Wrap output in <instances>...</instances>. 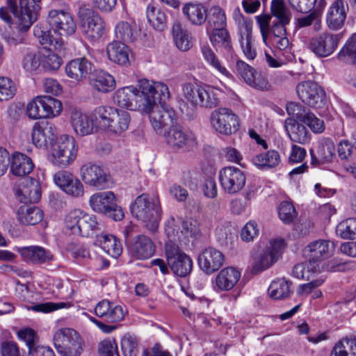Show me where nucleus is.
Wrapping results in <instances>:
<instances>
[{"instance_id": "1", "label": "nucleus", "mask_w": 356, "mask_h": 356, "mask_svg": "<svg viewBox=\"0 0 356 356\" xmlns=\"http://www.w3.org/2000/svg\"><path fill=\"white\" fill-rule=\"evenodd\" d=\"M141 88L144 95L140 111L148 114L153 129L163 136L177 120L173 108L165 104L170 97L168 87L161 82L143 81Z\"/></svg>"}, {"instance_id": "2", "label": "nucleus", "mask_w": 356, "mask_h": 356, "mask_svg": "<svg viewBox=\"0 0 356 356\" xmlns=\"http://www.w3.org/2000/svg\"><path fill=\"white\" fill-rule=\"evenodd\" d=\"M41 0H19L17 6L15 0H8V8H0V18L8 24H12L11 12L15 19L17 29L21 32L27 31L37 20L41 9Z\"/></svg>"}, {"instance_id": "3", "label": "nucleus", "mask_w": 356, "mask_h": 356, "mask_svg": "<svg viewBox=\"0 0 356 356\" xmlns=\"http://www.w3.org/2000/svg\"><path fill=\"white\" fill-rule=\"evenodd\" d=\"M131 215L145 223L151 232H155L161 219V207L157 196L147 193L138 195L130 206Z\"/></svg>"}, {"instance_id": "4", "label": "nucleus", "mask_w": 356, "mask_h": 356, "mask_svg": "<svg viewBox=\"0 0 356 356\" xmlns=\"http://www.w3.org/2000/svg\"><path fill=\"white\" fill-rule=\"evenodd\" d=\"M65 226L74 234L85 237L97 238L104 229V225L97 221L94 215L88 214L80 209L70 211L65 218Z\"/></svg>"}, {"instance_id": "5", "label": "nucleus", "mask_w": 356, "mask_h": 356, "mask_svg": "<svg viewBox=\"0 0 356 356\" xmlns=\"http://www.w3.org/2000/svg\"><path fill=\"white\" fill-rule=\"evenodd\" d=\"M79 26L82 35L90 42H98L105 33V22L92 8L86 6L78 11Z\"/></svg>"}, {"instance_id": "6", "label": "nucleus", "mask_w": 356, "mask_h": 356, "mask_svg": "<svg viewBox=\"0 0 356 356\" xmlns=\"http://www.w3.org/2000/svg\"><path fill=\"white\" fill-rule=\"evenodd\" d=\"M165 232L168 241L184 244L189 242V238L197 239L202 235L197 221L191 220L180 222L173 217L166 221Z\"/></svg>"}, {"instance_id": "7", "label": "nucleus", "mask_w": 356, "mask_h": 356, "mask_svg": "<svg viewBox=\"0 0 356 356\" xmlns=\"http://www.w3.org/2000/svg\"><path fill=\"white\" fill-rule=\"evenodd\" d=\"M164 253L169 268L175 275L185 277L191 273L193 260L181 250L177 243L166 241L164 245Z\"/></svg>"}, {"instance_id": "8", "label": "nucleus", "mask_w": 356, "mask_h": 356, "mask_svg": "<svg viewBox=\"0 0 356 356\" xmlns=\"http://www.w3.org/2000/svg\"><path fill=\"white\" fill-rule=\"evenodd\" d=\"M54 343L61 356H80L83 350L80 335L76 330L68 327L59 329L55 332Z\"/></svg>"}, {"instance_id": "9", "label": "nucleus", "mask_w": 356, "mask_h": 356, "mask_svg": "<svg viewBox=\"0 0 356 356\" xmlns=\"http://www.w3.org/2000/svg\"><path fill=\"white\" fill-rule=\"evenodd\" d=\"M115 195L112 191L99 192L93 194L89 200L91 209L99 213H103L115 220L124 218V211L121 207L115 203Z\"/></svg>"}, {"instance_id": "10", "label": "nucleus", "mask_w": 356, "mask_h": 356, "mask_svg": "<svg viewBox=\"0 0 356 356\" xmlns=\"http://www.w3.org/2000/svg\"><path fill=\"white\" fill-rule=\"evenodd\" d=\"M80 177L86 185L97 190L110 188L114 184L111 175L102 166L92 162L81 165Z\"/></svg>"}, {"instance_id": "11", "label": "nucleus", "mask_w": 356, "mask_h": 356, "mask_svg": "<svg viewBox=\"0 0 356 356\" xmlns=\"http://www.w3.org/2000/svg\"><path fill=\"white\" fill-rule=\"evenodd\" d=\"M285 247L286 243L282 238L271 241L266 249L253 256L252 272L257 274L272 266L281 257Z\"/></svg>"}, {"instance_id": "12", "label": "nucleus", "mask_w": 356, "mask_h": 356, "mask_svg": "<svg viewBox=\"0 0 356 356\" xmlns=\"http://www.w3.org/2000/svg\"><path fill=\"white\" fill-rule=\"evenodd\" d=\"M168 145L180 152L194 151L197 147L195 134L175 124L163 135Z\"/></svg>"}, {"instance_id": "13", "label": "nucleus", "mask_w": 356, "mask_h": 356, "mask_svg": "<svg viewBox=\"0 0 356 356\" xmlns=\"http://www.w3.org/2000/svg\"><path fill=\"white\" fill-rule=\"evenodd\" d=\"M74 140L72 137L63 135L52 144L51 161L59 168L69 165L76 157Z\"/></svg>"}, {"instance_id": "14", "label": "nucleus", "mask_w": 356, "mask_h": 356, "mask_svg": "<svg viewBox=\"0 0 356 356\" xmlns=\"http://www.w3.org/2000/svg\"><path fill=\"white\" fill-rule=\"evenodd\" d=\"M334 243L319 239L309 243L302 250L303 257L308 261L311 270H316L318 263L330 257L334 252Z\"/></svg>"}, {"instance_id": "15", "label": "nucleus", "mask_w": 356, "mask_h": 356, "mask_svg": "<svg viewBox=\"0 0 356 356\" xmlns=\"http://www.w3.org/2000/svg\"><path fill=\"white\" fill-rule=\"evenodd\" d=\"M47 20L53 31L60 36H72L76 31L74 17L63 10H51Z\"/></svg>"}, {"instance_id": "16", "label": "nucleus", "mask_w": 356, "mask_h": 356, "mask_svg": "<svg viewBox=\"0 0 356 356\" xmlns=\"http://www.w3.org/2000/svg\"><path fill=\"white\" fill-rule=\"evenodd\" d=\"M211 122L216 131L226 136L236 132L239 127L238 116L227 108H219L213 111L211 115Z\"/></svg>"}, {"instance_id": "17", "label": "nucleus", "mask_w": 356, "mask_h": 356, "mask_svg": "<svg viewBox=\"0 0 356 356\" xmlns=\"http://www.w3.org/2000/svg\"><path fill=\"white\" fill-rule=\"evenodd\" d=\"M219 181L222 190L229 195L236 194L245 186L246 177L243 171L234 166H226L219 172Z\"/></svg>"}, {"instance_id": "18", "label": "nucleus", "mask_w": 356, "mask_h": 356, "mask_svg": "<svg viewBox=\"0 0 356 356\" xmlns=\"http://www.w3.org/2000/svg\"><path fill=\"white\" fill-rule=\"evenodd\" d=\"M143 81H149L147 79H141L138 81L139 90L133 86H127L118 89L113 95V102L121 108L129 110H140V104L143 99L141 84Z\"/></svg>"}, {"instance_id": "19", "label": "nucleus", "mask_w": 356, "mask_h": 356, "mask_svg": "<svg viewBox=\"0 0 356 356\" xmlns=\"http://www.w3.org/2000/svg\"><path fill=\"white\" fill-rule=\"evenodd\" d=\"M298 97L303 103L314 108H321L325 104V93L316 82L303 81L296 86Z\"/></svg>"}, {"instance_id": "20", "label": "nucleus", "mask_w": 356, "mask_h": 356, "mask_svg": "<svg viewBox=\"0 0 356 356\" xmlns=\"http://www.w3.org/2000/svg\"><path fill=\"white\" fill-rule=\"evenodd\" d=\"M341 38L342 35L340 33L323 32L310 39L309 47L317 56L327 57L336 50Z\"/></svg>"}, {"instance_id": "21", "label": "nucleus", "mask_w": 356, "mask_h": 356, "mask_svg": "<svg viewBox=\"0 0 356 356\" xmlns=\"http://www.w3.org/2000/svg\"><path fill=\"white\" fill-rule=\"evenodd\" d=\"M255 18L265 44H267L268 42L273 40L274 38H280L286 35V26L288 24L273 22L272 26H270L271 16L268 14L260 15Z\"/></svg>"}, {"instance_id": "22", "label": "nucleus", "mask_w": 356, "mask_h": 356, "mask_svg": "<svg viewBox=\"0 0 356 356\" xmlns=\"http://www.w3.org/2000/svg\"><path fill=\"white\" fill-rule=\"evenodd\" d=\"M54 183L66 194L74 197L83 196L84 188L81 181L67 171H59L54 176Z\"/></svg>"}, {"instance_id": "23", "label": "nucleus", "mask_w": 356, "mask_h": 356, "mask_svg": "<svg viewBox=\"0 0 356 356\" xmlns=\"http://www.w3.org/2000/svg\"><path fill=\"white\" fill-rule=\"evenodd\" d=\"M197 260L200 269L210 275L220 268L225 261V257L220 250L209 247L199 254Z\"/></svg>"}, {"instance_id": "24", "label": "nucleus", "mask_w": 356, "mask_h": 356, "mask_svg": "<svg viewBox=\"0 0 356 356\" xmlns=\"http://www.w3.org/2000/svg\"><path fill=\"white\" fill-rule=\"evenodd\" d=\"M65 70L69 78L76 82H81L89 79L93 70V65L84 57L78 58L69 61Z\"/></svg>"}, {"instance_id": "25", "label": "nucleus", "mask_w": 356, "mask_h": 356, "mask_svg": "<svg viewBox=\"0 0 356 356\" xmlns=\"http://www.w3.org/2000/svg\"><path fill=\"white\" fill-rule=\"evenodd\" d=\"M348 4L343 0H335L330 6L326 14V24L332 31L341 29L345 23Z\"/></svg>"}, {"instance_id": "26", "label": "nucleus", "mask_w": 356, "mask_h": 356, "mask_svg": "<svg viewBox=\"0 0 356 356\" xmlns=\"http://www.w3.org/2000/svg\"><path fill=\"white\" fill-rule=\"evenodd\" d=\"M129 251L132 257L144 260L150 258L155 252L156 247L152 239L145 235H138L130 242Z\"/></svg>"}, {"instance_id": "27", "label": "nucleus", "mask_w": 356, "mask_h": 356, "mask_svg": "<svg viewBox=\"0 0 356 356\" xmlns=\"http://www.w3.org/2000/svg\"><path fill=\"white\" fill-rule=\"evenodd\" d=\"M70 123L74 132L80 136L92 134L96 130L93 118L81 110L74 109L72 111Z\"/></svg>"}, {"instance_id": "28", "label": "nucleus", "mask_w": 356, "mask_h": 356, "mask_svg": "<svg viewBox=\"0 0 356 356\" xmlns=\"http://www.w3.org/2000/svg\"><path fill=\"white\" fill-rule=\"evenodd\" d=\"M26 184L23 181L15 188L16 197L24 204L36 203L41 197L39 183L34 179H26Z\"/></svg>"}, {"instance_id": "29", "label": "nucleus", "mask_w": 356, "mask_h": 356, "mask_svg": "<svg viewBox=\"0 0 356 356\" xmlns=\"http://www.w3.org/2000/svg\"><path fill=\"white\" fill-rule=\"evenodd\" d=\"M182 95L186 102L183 100V104H180V109L183 113L190 117L194 114L193 108L197 106V102L200 96L202 86L197 83H184L181 86Z\"/></svg>"}, {"instance_id": "30", "label": "nucleus", "mask_w": 356, "mask_h": 356, "mask_svg": "<svg viewBox=\"0 0 356 356\" xmlns=\"http://www.w3.org/2000/svg\"><path fill=\"white\" fill-rule=\"evenodd\" d=\"M17 252L24 261L33 264H42L54 260L51 252L38 245L17 248Z\"/></svg>"}, {"instance_id": "31", "label": "nucleus", "mask_w": 356, "mask_h": 356, "mask_svg": "<svg viewBox=\"0 0 356 356\" xmlns=\"http://www.w3.org/2000/svg\"><path fill=\"white\" fill-rule=\"evenodd\" d=\"M335 151V145L332 139L329 138L321 139L318 142L316 154L313 149H310L311 164L318 165L320 163L332 162L336 156Z\"/></svg>"}, {"instance_id": "32", "label": "nucleus", "mask_w": 356, "mask_h": 356, "mask_svg": "<svg viewBox=\"0 0 356 356\" xmlns=\"http://www.w3.org/2000/svg\"><path fill=\"white\" fill-rule=\"evenodd\" d=\"M88 79L90 86L99 92L107 93L115 87L114 77L102 70H93Z\"/></svg>"}, {"instance_id": "33", "label": "nucleus", "mask_w": 356, "mask_h": 356, "mask_svg": "<svg viewBox=\"0 0 356 356\" xmlns=\"http://www.w3.org/2000/svg\"><path fill=\"white\" fill-rule=\"evenodd\" d=\"M284 128L291 141L303 145L310 141L311 134L307 127L295 119L286 118Z\"/></svg>"}, {"instance_id": "34", "label": "nucleus", "mask_w": 356, "mask_h": 356, "mask_svg": "<svg viewBox=\"0 0 356 356\" xmlns=\"http://www.w3.org/2000/svg\"><path fill=\"white\" fill-rule=\"evenodd\" d=\"M241 277V273L235 268L227 267L221 270L215 280L218 291H229L236 284Z\"/></svg>"}, {"instance_id": "35", "label": "nucleus", "mask_w": 356, "mask_h": 356, "mask_svg": "<svg viewBox=\"0 0 356 356\" xmlns=\"http://www.w3.org/2000/svg\"><path fill=\"white\" fill-rule=\"evenodd\" d=\"M107 56L109 60L120 65H126L129 63V47L120 41H113L107 45Z\"/></svg>"}, {"instance_id": "36", "label": "nucleus", "mask_w": 356, "mask_h": 356, "mask_svg": "<svg viewBox=\"0 0 356 356\" xmlns=\"http://www.w3.org/2000/svg\"><path fill=\"white\" fill-rule=\"evenodd\" d=\"M240 44L243 52L249 60H253L257 56V51L254 40L252 37V26L248 23H243L240 26Z\"/></svg>"}, {"instance_id": "37", "label": "nucleus", "mask_w": 356, "mask_h": 356, "mask_svg": "<svg viewBox=\"0 0 356 356\" xmlns=\"http://www.w3.org/2000/svg\"><path fill=\"white\" fill-rule=\"evenodd\" d=\"M130 120L131 117L128 111L114 108L107 129L111 132L120 134L128 129Z\"/></svg>"}, {"instance_id": "38", "label": "nucleus", "mask_w": 356, "mask_h": 356, "mask_svg": "<svg viewBox=\"0 0 356 356\" xmlns=\"http://www.w3.org/2000/svg\"><path fill=\"white\" fill-rule=\"evenodd\" d=\"M34 164L32 159L24 154L15 152L10 163V171L15 176L24 177L31 173Z\"/></svg>"}, {"instance_id": "39", "label": "nucleus", "mask_w": 356, "mask_h": 356, "mask_svg": "<svg viewBox=\"0 0 356 356\" xmlns=\"http://www.w3.org/2000/svg\"><path fill=\"white\" fill-rule=\"evenodd\" d=\"M55 135V127L53 124L47 123L44 126H35L32 130L31 137L35 146L41 147L51 143Z\"/></svg>"}, {"instance_id": "40", "label": "nucleus", "mask_w": 356, "mask_h": 356, "mask_svg": "<svg viewBox=\"0 0 356 356\" xmlns=\"http://www.w3.org/2000/svg\"><path fill=\"white\" fill-rule=\"evenodd\" d=\"M95 244L99 245L108 255L117 258L122 252V246L115 236L103 233L97 236Z\"/></svg>"}, {"instance_id": "41", "label": "nucleus", "mask_w": 356, "mask_h": 356, "mask_svg": "<svg viewBox=\"0 0 356 356\" xmlns=\"http://www.w3.org/2000/svg\"><path fill=\"white\" fill-rule=\"evenodd\" d=\"M184 15L193 24L200 26L207 20L208 11L200 3H188L182 9Z\"/></svg>"}, {"instance_id": "42", "label": "nucleus", "mask_w": 356, "mask_h": 356, "mask_svg": "<svg viewBox=\"0 0 356 356\" xmlns=\"http://www.w3.org/2000/svg\"><path fill=\"white\" fill-rule=\"evenodd\" d=\"M17 218L22 224L34 225L42 220L43 212L37 207L24 205L19 208Z\"/></svg>"}, {"instance_id": "43", "label": "nucleus", "mask_w": 356, "mask_h": 356, "mask_svg": "<svg viewBox=\"0 0 356 356\" xmlns=\"http://www.w3.org/2000/svg\"><path fill=\"white\" fill-rule=\"evenodd\" d=\"M281 162L280 155L275 150L261 153L252 158V163L261 170H268L277 166Z\"/></svg>"}, {"instance_id": "44", "label": "nucleus", "mask_w": 356, "mask_h": 356, "mask_svg": "<svg viewBox=\"0 0 356 356\" xmlns=\"http://www.w3.org/2000/svg\"><path fill=\"white\" fill-rule=\"evenodd\" d=\"M291 282L284 278L277 279L271 282L268 292L270 298L275 300H282L290 296L291 291Z\"/></svg>"}, {"instance_id": "45", "label": "nucleus", "mask_w": 356, "mask_h": 356, "mask_svg": "<svg viewBox=\"0 0 356 356\" xmlns=\"http://www.w3.org/2000/svg\"><path fill=\"white\" fill-rule=\"evenodd\" d=\"M116 38L124 42H132L136 39L137 30L135 22H119L115 27Z\"/></svg>"}, {"instance_id": "46", "label": "nucleus", "mask_w": 356, "mask_h": 356, "mask_svg": "<svg viewBox=\"0 0 356 356\" xmlns=\"http://www.w3.org/2000/svg\"><path fill=\"white\" fill-rule=\"evenodd\" d=\"M209 39L213 47L223 48L226 51L232 50V41L227 30L225 28L212 30L209 32Z\"/></svg>"}, {"instance_id": "47", "label": "nucleus", "mask_w": 356, "mask_h": 356, "mask_svg": "<svg viewBox=\"0 0 356 356\" xmlns=\"http://www.w3.org/2000/svg\"><path fill=\"white\" fill-rule=\"evenodd\" d=\"M330 356H356V337L346 338L333 347Z\"/></svg>"}, {"instance_id": "48", "label": "nucleus", "mask_w": 356, "mask_h": 356, "mask_svg": "<svg viewBox=\"0 0 356 356\" xmlns=\"http://www.w3.org/2000/svg\"><path fill=\"white\" fill-rule=\"evenodd\" d=\"M207 20L209 25L207 29L208 33L210 32V29L216 30L226 26L225 14L218 6H213L208 10Z\"/></svg>"}, {"instance_id": "49", "label": "nucleus", "mask_w": 356, "mask_h": 356, "mask_svg": "<svg viewBox=\"0 0 356 356\" xmlns=\"http://www.w3.org/2000/svg\"><path fill=\"white\" fill-rule=\"evenodd\" d=\"M172 33L177 47L183 51H188L193 46L191 38L189 37L186 31L181 29L179 23H175Z\"/></svg>"}, {"instance_id": "50", "label": "nucleus", "mask_w": 356, "mask_h": 356, "mask_svg": "<svg viewBox=\"0 0 356 356\" xmlns=\"http://www.w3.org/2000/svg\"><path fill=\"white\" fill-rule=\"evenodd\" d=\"M338 58L346 63L356 64V33L346 41L338 54Z\"/></svg>"}, {"instance_id": "51", "label": "nucleus", "mask_w": 356, "mask_h": 356, "mask_svg": "<svg viewBox=\"0 0 356 356\" xmlns=\"http://www.w3.org/2000/svg\"><path fill=\"white\" fill-rule=\"evenodd\" d=\"M270 12L271 17H275L277 20V22L289 24L291 15L283 0H272Z\"/></svg>"}, {"instance_id": "52", "label": "nucleus", "mask_w": 356, "mask_h": 356, "mask_svg": "<svg viewBox=\"0 0 356 356\" xmlns=\"http://www.w3.org/2000/svg\"><path fill=\"white\" fill-rule=\"evenodd\" d=\"M147 17L149 24L154 29L163 31L166 27V16L164 12L152 6H148Z\"/></svg>"}, {"instance_id": "53", "label": "nucleus", "mask_w": 356, "mask_h": 356, "mask_svg": "<svg viewBox=\"0 0 356 356\" xmlns=\"http://www.w3.org/2000/svg\"><path fill=\"white\" fill-rule=\"evenodd\" d=\"M17 90V85L11 78L0 75V102L13 99Z\"/></svg>"}, {"instance_id": "54", "label": "nucleus", "mask_w": 356, "mask_h": 356, "mask_svg": "<svg viewBox=\"0 0 356 356\" xmlns=\"http://www.w3.org/2000/svg\"><path fill=\"white\" fill-rule=\"evenodd\" d=\"M336 233L344 239L356 238V218H349L339 223Z\"/></svg>"}, {"instance_id": "55", "label": "nucleus", "mask_w": 356, "mask_h": 356, "mask_svg": "<svg viewBox=\"0 0 356 356\" xmlns=\"http://www.w3.org/2000/svg\"><path fill=\"white\" fill-rule=\"evenodd\" d=\"M42 101L43 118H52L58 115L62 110L61 102L50 96H41Z\"/></svg>"}, {"instance_id": "56", "label": "nucleus", "mask_w": 356, "mask_h": 356, "mask_svg": "<svg viewBox=\"0 0 356 356\" xmlns=\"http://www.w3.org/2000/svg\"><path fill=\"white\" fill-rule=\"evenodd\" d=\"M202 53L204 59L213 67L216 70L227 78H232V75L222 65L220 61L216 57L212 49L207 45L202 47Z\"/></svg>"}, {"instance_id": "57", "label": "nucleus", "mask_w": 356, "mask_h": 356, "mask_svg": "<svg viewBox=\"0 0 356 356\" xmlns=\"http://www.w3.org/2000/svg\"><path fill=\"white\" fill-rule=\"evenodd\" d=\"M216 235L222 245L229 246L237 238L236 229L231 225L219 226L216 229Z\"/></svg>"}, {"instance_id": "58", "label": "nucleus", "mask_w": 356, "mask_h": 356, "mask_svg": "<svg viewBox=\"0 0 356 356\" xmlns=\"http://www.w3.org/2000/svg\"><path fill=\"white\" fill-rule=\"evenodd\" d=\"M217 104L218 97L214 88L209 86H202L197 106L211 108Z\"/></svg>"}, {"instance_id": "59", "label": "nucleus", "mask_w": 356, "mask_h": 356, "mask_svg": "<svg viewBox=\"0 0 356 356\" xmlns=\"http://www.w3.org/2000/svg\"><path fill=\"white\" fill-rule=\"evenodd\" d=\"M297 212L293 204L288 201L282 202L278 207L280 219L286 225L293 222L297 218Z\"/></svg>"}, {"instance_id": "60", "label": "nucleus", "mask_w": 356, "mask_h": 356, "mask_svg": "<svg viewBox=\"0 0 356 356\" xmlns=\"http://www.w3.org/2000/svg\"><path fill=\"white\" fill-rule=\"evenodd\" d=\"M113 108H114L111 106H101L97 107L94 110L91 118H93L96 127H97V124H99L105 128H107L109 118L111 115Z\"/></svg>"}, {"instance_id": "61", "label": "nucleus", "mask_w": 356, "mask_h": 356, "mask_svg": "<svg viewBox=\"0 0 356 356\" xmlns=\"http://www.w3.org/2000/svg\"><path fill=\"white\" fill-rule=\"evenodd\" d=\"M138 341L134 335L126 334L121 339V349L124 356H136Z\"/></svg>"}, {"instance_id": "62", "label": "nucleus", "mask_w": 356, "mask_h": 356, "mask_svg": "<svg viewBox=\"0 0 356 356\" xmlns=\"http://www.w3.org/2000/svg\"><path fill=\"white\" fill-rule=\"evenodd\" d=\"M42 68L45 71H56L60 68L62 58L52 52L41 54Z\"/></svg>"}, {"instance_id": "63", "label": "nucleus", "mask_w": 356, "mask_h": 356, "mask_svg": "<svg viewBox=\"0 0 356 356\" xmlns=\"http://www.w3.org/2000/svg\"><path fill=\"white\" fill-rule=\"evenodd\" d=\"M99 356H120L114 339H106L98 344Z\"/></svg>"}, {"instance_id": "64", "label": "nucleus", "mask_w": 356, "mask_h": 356, "mask_svg": "<svg viewBox=\"0 0 356 356\" xmlns=\"http://www.w3.org/2000/svg\"><path fill=\"white\" fill-rule=\"evenodd\" d=\"M286 112L289 115L296 117L297 120L301 122L307 117V114L310 113V110L306 108L304 105L296 103L289 102L286 106Z\"/></svg>"}]
</instances>
